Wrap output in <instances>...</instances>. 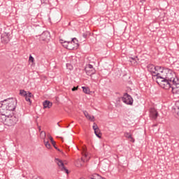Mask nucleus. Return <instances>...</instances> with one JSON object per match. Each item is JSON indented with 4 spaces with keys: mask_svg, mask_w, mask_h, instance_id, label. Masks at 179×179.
I'll list each match as a JSON object with an SVG mask.
<instances>
[{
    "mask_svg": "<svg viewBox=\"0 0 179 179\" xmlns=\"http://www.w3.org/2000/svg\"><path fill=\"white\" fill-rule=\"evenodd\" d=\"M162 73H165V77L159 78L157 79V84L160 87L164 89L165 90H169L173 83H176L179 81L177 78V74L173 70L169 68L159 69Z\"/></svg>",
    "mask_w": 179,
    "mask_h": 179,
    "instance_id": "f257e3e1",
    "label": "nucleus"
},
{
    "mask_svg": "<svg viewBox=\"0 0 179 179\" xmlns=\"http://www.w3.org/2000/svg\"><path fill=\"white\" fill-rule=\"evenodd\" d=\"M16 108V99L10 98L2 101L0 106L1 114H8V111H13Z\"/></svg>",
    "mask_w": 179,
    "mask_h": 179,
    "instance_id": "f03ea898",
    "label": "nucleus"
},
{
    "mask_svg": "<svg viewBox=\"0 0 179 179\" xmlns=\"http://www.w3.org/2000/svg\"><path fill=\"white\" fill-rule=\"evenodd\" d=\"M0 121L4 124V125H7L8 127H12L19 121V119L12 115H8V113H1L0 115Z\"/></svg>",
    "mask_w": 179,
    "mask_h": 179,
    "instance_id": "7ed1b4c3",
    "label": "nucleus"
},
{
    "mask_svg": "<svg viewBox=\"0 0 179 179\" xmlns=\"http://www.w3.org/2000/svg\"><path fill=\"white\" fill-rule=\"evenodd\" d=\"M89 160H90V155L88 154L86 150H84L83 152V157L81 158V161L80 159L77 160L76 162V166L77 167H82L83 163H85V162H89Z\"/></svg>",
    "mask_w": 179,
    "mask_h": 179,
    "instance_id": "20e7f679",
    "label": "nucleus"
},
{
    "mask_svg": "<svg viewBox=\"0 0 179 179\" xmlns=\"http://www.w3.org/2000/svg\"><path fill=\"white\" fill-rule=\"evenodd\" d=\"M122 101L124 103V104H127L128 106H132L134 104V99L131 95L128 94V93H125L122 97Z\"/></svg>",
    "mask_w": 179,
    "mask_h": 179,
    "instance_id": "39448f33",
    "label": "nucleus"
},
{
    "mask_svg": "<svg viewBox=\"0 0 179 179\" xmlns=\"http://www.w3.org/2000/svg\"><path fill=\"white\" fill-rule=\"evenodd\" d=\"M55 163H57V166H59V169H61L62 171H64V173H66V174L69 173V171H68V169H66V168H65V165H64V162H62V160L56 158L55 159Z\"/></svg>",
    "mask_w": 179,
    "mask_h": 179,
    "instance_id": "423d86ee",
    "label": "nucleus"
},
{
    "mask_svg": "<svg viewBox=\"0 0 179 179\" xmlns=\"http://www.w3.org/2000/svg\"><path fill=\"white\" fill-rule=\"evenodd\" d=\"M171 90L173 94H179V80L178 82L172 83L169 90Z\"/></svg>",
    "mask_w": 179,
    "mask_h": 179,
    "instance_id": "0eeeda50",
    "label": "nucleus"
},
{
    "mask_svg": "<svg viewBox=\"0 0 179 179\" xmlns=\"http://www.w3.org/2000/svg\"><path fill=\"white\" fill-rule=\"evenodd\" d=\"M148 71L151 72V75L153 76V78H156L157 83V79H159V78H163L162 76H160V73H159V71H157V69H156V68L148 69Z\"/></svg>",
    "mask_w": 179,
    "mask_h": 179,
    "instance_id": "6e6552de",
    "label": "nucleus"
},
{
    "mask_svg": "<svg viewBox=\"0 0 179 179\" xmlns=\"http://www.w3.org/2000/svg\"><path fill=\"white\" fill-rule=\"evenodd\" d=\"M157 117H159V113L155 108H151L150 109V118L151 120H157Z\"/></svg>",
    "mask_w": 179,
    "mask_h": 179,
    "instance_id": "1a4fd4ad",
    "label": "nucleus"
},
{
    "mask_svg": "<svg viewBox=\"0 0 179 179\" xmlns=\"http://www.w3.org/2000/svg\"><path fill=\"white\" fill-rule=\"evenodd\" d=\"M50 38V32L44 31L41 34L39 40L40 41H47Z\"/></svg>",
    "mask_w": 179,
    "mask_h": 179,
    "instance_id": "9d476101",
    "label": "nucleus"
},
{
    "mask_svg": "<svg viewBox=\"0 0 179 179\" xmlns=\"http://www.w3.org/2000/svg\"><path fill=\"white\" fill-rule=\"evenodd\" d=\"M10 41L9 34L5 33L1 35V43H3V44H8Z\"/></svg>",
    "mask_w": 179,
    "mask_h": 179,
    "instance_id": "9b49d317",
    "label": "nucleus"
},
{
    "mask_svg": "<svg viewBox=\"0 0 179 179\" xmlns=\"http://www.w3.org/2000/svg\"><path fill=\"white\" fill-rule=\"evenodd\" d=\"M61 43L63 44V47L67 50H73V48H75L74 47H72V42L71 41H64Z\"/></svg>",
    "mask_w": 179,
    "mask_h": 179,
    "instance_id": "f8f14e48",
    "label": "nucleus"
},
{
    "mask_svg": "<svg viewBox=\"0 0 179 179\" xmlns=\"http://www.w3.org/2000/svg\"><path fill=\"white\" fill-rule=\"evenodd\" d=\"M124 138H127V139H128L130 142H132V143L135 142V138L132 137V134L125 131L124 133Z\"/></svg>",
    "mask_w": 179,
    "mask_h": 179,
    "instance_id": "ddd939ff",
    "label": "nucleus"
},
{
    "mask_svg": "<svg viewBox=\"0 0 179 179\" xmlns=\"http://www.w3.org/2000/svg\"><path fill=\"white\" fill-rule=\"evenodd\" d=\"M85 117L87 118V120H89L90 121H91L92 122H94V116L91 115L90 114H89V113H87V111L85 110L83 112Z\"/></svg>",
    "mask_w": 179,
    "mask_h": 179,
    "instance_id": "4468645a",
    "label": "nucleus"
},
{
    "mask_svg": "<svg viewBox=\"0 0 179 179\" xmlns=\"http://www.w3.org/2000/svg\"><path fill=\"white\" fill-rule=\"evenodd\" d=\"M129 62L133 66H136L138 64V57H129Z\"/></svg>",
    "mask_w": 179,
    "mask_h": 179,
    "instance_id": "2eb2a0df",
    "label": "nucleus"
},
{
    "mask_svg": "<svg viewBox=\"0 0 179 179\" xmlns=\"http://www.w3.org/2000/svg\"><path fill=\"white\" fill-rule=\"evenodd\" d=\"M43 108H51L52 107V103L46 100L43 103Z\"/></svg>",
    "mask_w": 179,
    "mask_h": 179,
    "instance_id": "dca6fc26",
    "label": "nucleus"
},
{
    "mask_svg": "<svg viewBox=\"0 0 179 179\" xmlns=\"http://www.w3.org/2000/svg\"><path fill=\"white\" fill-rule=\"evenodd\" d=\"M24 97H25L26 101H28L30 104H31V99H32V97H34V95H33V94H31V92H28V94Z\"/></svg>",
    "mask_w": 179,
    "mask_h": 179,
    "instance_id": "f3484780",
    "label": "nucleus"
},
{
    "mask_svg": "<svg viewBox=\"0 0 179 179\" xmlns=\"http://www.w3.org/2000/svg\"><path fill=\"white\" fill-rule=\"evenodd\" d=\"M85 72L87 75H89L90 76L92 75H94V73L96 72V71L94 70V69H92V70H89L87 69H85Z\"/></svg>",
    "mask_w": 179,
    "mask_h": 179,
    "instance_id": "a211bd4d",
    "label": "nucleus"
},
{
    "mask_svg": "<svg viewBox=\"0 0 179 179\" xmlns=\"http://www.w3.org/2000/svg\"><path fill=\"white\" fill-rule=\"evenodd\" d=\"M20 96H23L24 97H26L27 95L29 94V92H26L24 91V90H20Z\"/></svg>",
    "mask_w": 179,
    "mask_h": 179,
    "instance_id": "6ab92c4d",
    "label": "nucleus"
},
{
    "mask_svg": "<svg viewBox=\"0 0 179 179\" xmlns=\"http://www.w3.org/2000/svg\"><path fill=\"white\" fill-rule=\"evenodd\" d=\"M83 92H84L86 94H89L90 93V89L87 87H82Z\"/></svg>",
    "mask_w": 179,
    "mask_h": 179,
    "instance_id": "aec40b11",
    "label": "nucleus"
},
{
    "mask_svg": "<svg viewBox=\"0 0 179 179\" xmlns=\"http://www.w3.org/2000/svg\"><path fill=\"white\" fill-rule=\"evenodd\" d=\"M94 134L97 138H101V134L100 133V129H97L94 130Z\"/></svg>",
    "mask_w": 179,
    "mask_h": 179,
    "instance_id": "412c9836",
    "label": "nucleus"
},
{
    "mask_svg": "<svg viewBox=\"0 0 179 179\" xmlns=\"http://www.w3.org/2000/svg\"><path fill=\"white\" fill-rule=\"evenodd\" d=\"M70 43H71V45H72V44H76L77 47H78V45H79V44H78L79 41H78V39L76 38H72V40H71V41H70Z\"/></svg>",
    "mask_w": 179,
    "mask_h": 179,
    "instance_id": "4be33fe9",
    "label": "nucleus"
},
{
    "mask_svg": "<svg viewBox=\"0 0 179 179\" xmlns=\"http://www.w3.org/2000/svg\"><path fill=\"white\" fill-rule=\"evenodd\" d=\"M45 146L47 148V149L51 148V144L48 141H44Z\"/></svg>",
    "mask_w": 179,
    "mask_h": 179,
    "instance_id": "5701e85b",
    "label": "nucleus"
},
{
    "mask_svg": "<svg viewBox=\"0 0 179 179\" xmlns=\"http://www.w3.org/2000/svg\"><path fill=\"white\" fill-rule=\"evenodd\" d=\"M29 64H33L34 62V57H33V56H31V55H29Z\"/></svg>",
    "mask_w": 179,
    "mask_h": 179,
    "instance_id": "b1692460",
    "label": "nucleus"
},
{
    "mask_svg": "<svg viewBox=\"0 0 179 179\" xmlns=\"http://www.w3.org/2000/svg\"><path fill=\"white\" fill-rule=\"evenodd\" d=\"M49 139H50V142L52 143V145H53L54 148H55V149H57V147H55V141H54V138H52V136H50Z\"/></svg>",
    "mask_w": 179,
    "mask_h": 179,
    "instance_id": "393cba45",
    "label": "nucleus"
},
{
    "mask_svg": "<svg viewBox=\"0 0 179 179\" xmlns=\"http://www.w3.org/2000/svg\"><path fill=\"white\" fill-rule=\"evenodd\" d=\"M92 128H93L94 131H95V129H99V127L97 126V124L96 123H94Z\"/></svg>",
    "mask_w": 179,
    "mask_h": 179,
    "instance_id": "a878e982",
    "label": "nucleus"
},
{
    "mask_svg": "<svg viewBox=\"0 0 179 179\" xmlns=\"http://www.w3.org/2000/svg\"><path fill=\"white\" fill-rule=\"evenodd\" d=\"M89 35V33H84L83 34V37H84V38H87V36Z\"/></svg>",
    "mask_w": 179,
    "mask_h": 179,
    "instance_id": "bb28decb",
    "label": "nucleus"
},
{
    "mask_svg": "<svg viewBox=\"0 0 179 179\" xmlns=\"http://www.w3.org/2000/svg\"><path fill=\"white\" fill-rule=\"evenodd\" d=\"M71 90L72 92H76V90H78V87H73Z\"/></svg>",
    "mask_w": 179,
    "mask_h": 179,
    "instance_id": "cd10ccee",
    "label": "nucleus"
},
{
    "mask_svg": "<svg viewBox=\"0 0 179 179\" xmlns=\"http://www.w3.org/2000/svg\"><path fill=\"white\" fill-rule=\"evenodd\" d=\"M41 135H43V138H45V132L41 131Z\"/></svg>",
    "mask_w": 179,
    "mask_h": 179,
    "instance_id": "c85d7f7f",
    "label": "nucleus"
},
{
    "mask_svg": "<svg viewBox=\"0 0 179 179\" xmlns=\"http://www.w3.org/2000/svg\"><path fill=\"white\" fill-rule=\"evenodd\" d=\"M89 68H93V66L89 64Z\"/></svg>",
    "mask_w": 179,
    "mask_h": 179,
    "instance_id": "c756f323",
    "label": "nucleus"
},
{
    "mask_svg": "<svg viewBox=\"0 0 179 179\" xmlns=\"http://www.w3.org/2000/svg\"><path fill=\"white\" fill-rule=\"evenodd\" d=\"M155 68H159V66H155Z\"/></svg>",
    "mask_w": 179,
    "mask_h": 179,
    "instance_id": "7c9ffc66",
    "label": "nucleus"
},
{
    "mask_svg": "<svg viewBox=\"0 0 179 179\" xmlns=\"http://www.w3.org/2000/svg\"><path fill=\"white\" fill-rule=\"evenodd\" d=\"M141 1H145V0H141Z\"/></svg>",
    "mask_w": 179,
    "mask_h": 179,
    "instance_id": "2f4dec72",
    "label": "nucleus"
}]
</instances>
